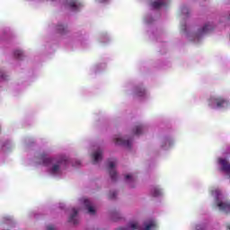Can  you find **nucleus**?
<instances>
[{
    "instance_id": "f03ea898",
    "label": "nucleus",
    "mask_w": 230,
    "mask_h": 230,
    "mask_svg": "<svg viewBox=\"0 0 230 230\" xmlns=\"http://www.w3.org/2000/svg\"><path fill=\"white\" fill-rule=\"evenodd\" d=\"M207 106L213 111L230 109V100L222 95H211L207 99Z\"/></svg>"
},
{
    "instance_id": "dca6fc26",
    "label": "nucleus",
    "mask_w": 230,
    "mask_h": 230,
    "mask_svg": "<svg viewBox=\"0 0 230 230\" xmlns=\"http://www.w3.org/2000/svg\"><path fill=\"white\" fill-rule=\"evenodd\" d=\"M125 181H126V182H128V183L135 182L136 176L132 173H128L125 175Z\"/></svg>"
},
{
    "instance_id": "a211bd4d",
    "label": "nucleus",
    "mask_w": 230,
    "mask_h": 230,
    "mask_svg": "<svg viewBox=\"0 0 230 230\" xmlns=\"http://www.w3.org/2000/svg\"><path fill=\"white\" fill-rule=\"evenodd\" d=\"M14 57L15 58H22V50L17 49L14 51Z\"/></svg>"
},
{
    "instance_id": "20e7f679",
    "label": "nucleus",
    "mask_w": 230,
    "mask_h": 230,
    "mask_svg": "<svg viewBox=\"0 0 230 230\" xmlns=\"http://www.w3.org/2000/svg\"><path fill=\"white\" fill-rule=\"evenodd\" d=\"M213 30V24L210 22L205 23L201 30H199L198 32H190L187 34V38L191 40L192 42H195L196 44L198 42H200L202 40V37L206 35V33H209Z\"/></svg>"
},
{
    "instance_id": "393cba45",
    "label": "nucleus",
    "mask_w": 230,
    "mask_h": 230,
    "mask_svg": "<svg viewBox=\"0 0 230 230\" xmlns=\"http://www.w3.org/2000/svg\"><path fill=\"white\" fill-rule=\"evenodd\" d=\"M47 230H55V226H48Z\"/></svg>"
},
{
    "instance_id": "2eb2a0df",
    "label": "nucleus",
    "mask_w": 230,
    "mask_h": 230,
    "mask_svg": "<svg viewBox=\"0 0 230 230\" xmlns=\"http://www.w3.org/2000/svg\"><path fill=\"white\" fill-rule=\"evenodd\" d=\"M76 215H78V210L76 208H73L72 210V214L69 217V222H71V224H76Z\"/></svg>"
},
{
    "instance_id": "7ed1b4c3",
    "label": "nucleus",
    "mask_w": 230,
    "mask_h": 230,
    "mask_svg": "<svg viewBox=\"0 0 230 230\" xmlns=\"http://www.w3.org/2000/svg\"><path fill=\"white\" fill-rule=\"evenodd\" d=\"M211 195L215 199V204L219 211L230 213V201L226 199L220 189H212Z\"/></svg>"
},
{
    "instance_id": "f3484780",
    "label": "nucleus",
    "mask_w": 230,
    "mask_h": 230,
    "mask_svg": "<svg viewBox=\"0 0 230 230\" xmlns=\"http://www.w3.org/2000/svg\"><path fill=\"white\" fill-rule=\"evenodd\" d=\"M143 130H145V126L143 125L137 126L134 128V134H136V136H139L140 134L143 133Z\"/></svg>"
},
{
    "instance_id": "6ab92c4d",
    "label": "nucleus",
    "mask_w": 230,
    "mask_h": 230,
    "mask_svg": "<svg viewBox=\"0 0 230 230\" xmlns=\"http://www.w3.org/2000/svg\"><path fill=\"white\" fill-rule=\"evenodd\" d=\"M58 31H59V33H64V31H66V26H64L63 24L58 25Z\"/></svg>"
},
{
    "instance_id": "9b49d317",
    "label": "nucleus",
    "mask_w": 230,
    "mask_h": 230,
    "mask_svg": "<svg viewBox=\"0 0 230 230\" xmlns=\"http://www.w3.org/2000/svg\"><path fill=\"white\" fill-rule=\"evenodd\" d=\"M167 4L168 0H152L150 3L151 8H155V10L163 8V6H166Z\"/></svg>"
},
{
    "instance_id": "b1692460",
    "label": "nucleus",
    "mask_w": 230,
    "mask_h": 230,
    "mask_svg": "<svg viewBox=\"0 0 230 230\" xmlns=\"http://www.w3.org/2000/svg\"><path fill=\"white\" fill-rule=\"evenodd\" d=\"M110 0H96L97 3H109Z\"/></svg>"
},
{
    "instance_id": "a878e982",
    "label": "nucleus",
    "mask_w": 230,
    "mask_h": 230,
    "mask_svg": "<svg viewBox=\"0 0 230 230\" xmlns=\"http://www.w3.org/2000/svg\"><path fill=\"white\" fill-rule=\"evenodd\" d=\"M102 42H107L106 40H102Z\"/></svg>"
},
{
    "instance_id": "aec40b11",
    "label": "nucleus",
    "mask_w": 230,
    "mask_h": 230,
    "mask_svg": "<svg viewBox=\"0 0 230 230\" xmlns=\"http://www.w3.org/2000/svg\"><path fill=\"white\" fill-rule=\"evenodd\" d=\"M180 10H181V13L183 14H186L190 12L187 6H181Z\"/></svg>"
},
{
    "instance_id": "ddd939ff",
    "label": "nucleus",
    "mask_w": 230,
    "mask_h": 230,
    "mask_svg": "<svg viewBox=\"0 0 230 230\" xmlns=\"http://www.w3.org/2000/svg\"><path fill=\"white\" fill-rule=\"evenodd\" d=\"M135 96L137 98H146L148 92L144 87H137L135 90Z\"/></svg>"
},
{
    "instance_id": "f257e3e1",
    "label": "nucleus",
    "mask_w": 230,
    "mask_h": 230,
    "mask_svg": "<svg viewBox=\"0 0 230 230\" xmlns=\"http://www.w3.org/2000/svg\"><path fill=\"white\" fill-rule=\"evenodd\" d=\"M34 166H44L47 173L51 177L62 179L66 175V169L67 168V160L63 158L49 157V155L43 153L40 155L39 163L36 162Z\"/></svg>"
},
{
    "instance_id": "f8f14e48",
    "label": "nucleus",
    "mask_w": 230,
    "mask_h": 230,
    "mask_svg": "<svg viewBox=\"0 0 230 230\" xmlns=\"http://www.w3.org/2000/svg\"><path fill=\"white\" fill-rule=\"evenodd\" d=\"M108 166L111 170L110 175H111V179L114 181L116 179V177H114L116 175V170L114 169V168H116V159L109 160Z\"/></svg>"
},
{
    "instance_id": "423d86ee",
    "label": "nucleus",
    "mask_w": 230,
    "mask_h": 230,
    "mask_svg": "<svg viewBox=\"0 0 230 230\" xmlns=\"http://www.w3.org/2000/svg\"><path fill=\"white\" fill-rule=\"evenodd\" d=\"M113 143L117 146H125L126 148H129L132 146V139L127 137H121V135H116L113 137Z\"/></svg>"
},
{
    "instance_id": "39448f33",
    "label": "nucleus",
    "mask_w": 230,
    "mask_h": 230,
    "mask_svg": "<svg viewBox=\"0 0 230 230\" xmlns=\"http://www.w3.org/2000/svg\"><path fill=\"white\" fill-rule=\"evenodd\" d=\"M217 164L218 168L222 170V172H225L226 174L230 179V162L229 159L226 156H220L217 160Z\"/></svg>"
},
{
    "instance_id": "5701e85b",
    "label": "nucleus",
    "mask_w": 230,
    "mask_h": 230,
    "mask_svg": "<svg viewBox=\"0 0 230 230\" xmlns=\"http://www.w3.org/2000/svg\"><path fill=\"white\" fill-rule=\"evenodd\" d=\"M151 19L152 18L150 16H146L144 18V21H145V22H150Z\"/></svg>"
},
{
    "instance_id": "412c9836",
    "label": "nucleus",
    "mask_w": 230,
    "mask_h": 230,
    "mask_svg": "<svg viewBox=\"0 0 230 230\" xmlns=\"http://www.w3.org/2000/svg\"><path fill=\"white\" fill-rule=\"evenodd\" d=\"M206 226L204 225H196L194 230H205Z\"/></svg>"
},
{
    "instance_id": "4be33fe9",
    "label": "nucleus",
    "mask_w": 230,
    "mask_h": 230,
    "mask_svg": "<svg viewBox=\"0 0 230 230\" xmlns=\"http://www.w3.org/2000/svg\"><path fill=\"white\" fill-rule=\"evenodd\" d=\"M4 222H5V224H10L12 222V218L10 217H4Z\"/></svg>"
},
{
    "instance_id": "6e6552de",
    "label": "nucleus",
    "mask_w": 230,
    "mask_h": 230,
    "mask_svg": "<svg viewBox=\"0 0 230 230\" xmlns=\"http://www.w3.org/2000/svg\"><path fill=\"white\" fill-rule=\"evenodd\" d=\"M65 6L72 10V12H77L83 6L82 1L80 0H66Z\"/></svg>"
},
{
    "instance_id": "0eeeda50",
    "label": "nucleus",
    "mask_w": 230,
    "mask_h": 230,
    "mask_svg": "<svg viewBox=\"0 0 230 230\" xmlns=\"http://www.w3.org/2000/svg\"><path fill=\"white\" fill-rule=\"evenodd\" d=\"M175 145V138L173 137H164L160 141V148L162 150H170Z\"/></svg>"
},
{
    "instance_id": "9d476101",
    "label": "nucleus",
    "mask_w": 230,
    "mask_h": 230,
    "mask_svg": "<svg viewBox=\"0 0 230 230\" xmlns=\"http://www.w3.org/2000/svg\"><path fill=\"white\" fill-rule=\"evenodd\" d=\"M102 148L99 146L93 147V152L92 153V159L94 163H100L102 157Z\"/></svg>"
},
{
    "instance_id": "1a4fd4ad",
    "label": "nucleus",
    "mask_w": 230,
    "mask_h": 230,
    "mask_svg": "<svg viewBox=\"0 0 230 230\" xmlns=\"http://www.w3.org/2000/svg\"><path fill=\"white\" fill-rule=\"evenodd\" d=\"M79 204L85 208L87 209L89 215H94L96 213V209L94 208V206H93V203L86 198H83L79 200Z\"/></svg>"
},
{
    "instance_id": "4468645a",
    "label": "nucleus",
    "mask_w": 230,
    "mask_h": 230,
    "mask_svg": "<svg viewBox=\"0 0 230 230\" xmlns=\"http://www.w3.org/2000/svg\"><path fill=\"white\" fill-rule=\"evenodd\" d=\"M151 193L153 197H161L163 196V190L159 187H155L152 189Z\"/></svg>"
}]
</instances>
